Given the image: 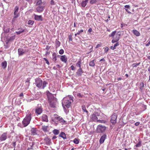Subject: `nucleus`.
I'll return each mask as SVG.
<instances>
[{
  "label": "nucleus",
  "instance_id": "69168bd1",
  "mask_svg": "<svg viewBox=\"0 0 150 150\" xmlns=\"http://www.w3.org/2000/svg\"><path fill=\"white\" fill-rule=\"evenodd\" d=\"M53 69L54 70H57L58 69V68L57 67V66H54L53 67Z\"/></svg>",
  "mask_w": 150,
  "mask_h": 150
},
{
  "label": "nucleus",
  "instance_id": "ddd939ff",
  "mask_svg": "<svg viewBox=\"0 0 150 150\" xmlns=\"http://www.w3.org/2000/svg\"><path fill=\"white\" fill-rule=\"evenodd\" d=\"M35 19L36 20L38 21H42L43 18L41 15L38 16L35 14H34Z\"/></svg>",
  "mask_w": 150,
  "mask_h": 150
},
{
  "label": "nucleus",
  "instance_id": "bf43d9fd",
  "mask_svg": "<svg viewBox=\"0 0 150 150\" xmlns=\"http://www.w3.org/2000/svg\"><path fill=\"white\" fill-rule=\"evenodd\" d=\"M92 31V29L91 28H90L88 30V32L91 33Z\"/></svg>",
  "mask_w": 150,
  "mask_h": 150
},
{
  "label": "nucleus",
  "instance_id": "f8f14e48",
  "mask_svg": "<svg viewBox=\"0 0 150 150\" xmlns=\"http://www.w3.org/2000/svg\"><path fill=\"white\" fill-rule=\"evenodd\" d=\"M7 133H3L0 137V141H2L5 140L7 139Z\"/></svg>",
  "mask_w": 150,
  "mask_h": 150
},
{
  "label": "nucleus",
  "instance_id": "338daca9",
  "mask_svg": "<svg viewBox=\"0 0 150 150\" xmlns=\"http://www.w3.org/2000/svg\"><path fill=\"white\" fill-rule=\"evenodd\" d=\"M56 66H57V67L58 68V69L60 68V66L59 64L57 65Z\"/></svg>",
  "mask_w": 150,
  "mask_h": 150
},
{
  "label": "nucleus",
  "instance_id": "4d7b16f0",
  "mask_svg": "<svg viewBox=\"0 0 150 150\" xmlns=\"http://www.w3.org/2000/svg\"><path fill=\"white\" fill-rule=\"evenodd\" d=\"M110 49L112 50H114L116 49V47L114 46H111L110 47Z\"/></svg>",
  "mask_w": 150,
  "mask_h": 150
},
{
  "label": "nucleus",
  "instance_id": "a211bd4d",
  "mask_svg": "<svg viewBox=\"0 0 150 150\" xmlns=\"http://www.w3.org/2000/svg\"><path fill=\"white\" fill-rule=\"evenodd\" d=\"M44 6H39L37 7L36 10L39 13L42 12L44 10Z\"/></svg>",
  "mask_w": 150,
  "mask_h": 150
},
{
  "label": "nucleus",
  "instance_id": "cd10ccee",
  "mask_svg": "<svg viewBox=\"0 0 150 150\" xmlns=\"http://www.w3.org/2000/svg\"><path fill=\"white\" fill-rule=\"evenodd\" d=\"M88 0H85L82 1L81 3V6L83 7H85L87 4V3Z\"/></svg>",
  "mask_w": 150,
  "mask_h": 150
},
{
  "label": "nucleus",
  "instance_id": "c756f323",
  "mask_svg": "<svg viewBox=\"0 0 150 150\" xmlns=\"http://www.w3.org/2000/svg\"><path fill=\"white\" fill-rule=\"evenodd\" d=\"M48 127V126H42V130L45 132H46L47 131V129Z\"/></svg>",
  "mask_w": 150,
  "mask_h": 150
},
{
  "label": "nucleus",
  "instance_id": "b1692460",
  "mask_svg": "<svg viewBox=\"0 0 150 150\" xmlns=\"http://www.w3.org/2000/svg\"><path fill=\"white\" fill-rule=\"evenodd\" d=\"M132 31L133 34L136 36H138L140 35V33L136 30H133Z\"/></svg>",
  "mask_w": 150,
  "mask_h": 150
},
{
  "label": "nucleus",
  "instance_id": "423d86ee",
  "mask_svg": "<svg viewBox=\"0 0 150 150\" xmlns=\"http://www.w3.org/2000/svg\"><path fill=\"white\" fill-rule=\"evenodd\" d=\"M42 81L40 78H37L35 81V84L36 86L39 88H41L42 85Z\"/></svg>",
  "mask_w": 150,
  "mask_h": 150
},
{
  "label": "nucleus",
  "instance_id": "4468645a",
  "mask_svg": "<svg viewBox=\"0 0 150 150\" xmlns=\"http://www.w3.org/2000/svg\"><path fill=\"white\" fill-rule=\"evenodd\" d=\"M44 141L47 145H50L51 143V139L48 137L45 138Z\"/></svg>",
  "mask_w": 150,
  "mask_h": 150
},
{
  "label": "nucleus",
  "instance_id": "49530a36",
  "mask_svg": "<svg viewBox=\"0 0 150 150\" xmlns=\"http://www.w3.org/2000/svg\"><path fill=\"white\" fill-rule=\"evenodd\" d=\"M96 121L97 122L101 123H104L105 122V121H104L103 120H97Z\"/></svg>",
  "mask_w": 150,
  "mask_h": 150
},
{
  "label": "nucleus",
  "instance_id": "5fc2aeb1",
  "mask_svg": "<svg viewBox=\"0 0 150 150\" xmlns=\"http://www.w3.org/2000/svg\"><path fill=\"white\" fill-rule=\"evenodd\" d=\"M116 43L114 45L115 47H116L117 46L119 45V44L118 42H116Z\"/></svg>",
  "mask_w": 150,
  "mask_h": 150
},
{
  "label": "nucleus",
  "instance_id": "72a5a7b5",
  "mask_svg": "<svg viewBox=\"0 0 150 150\" xmlns=\"http://www.w3.org/2000/svg\"><path fill=\"white\" fill-rule=\"evenodd\" d=\"M35 2L36 3V5L38 6L42 3V0H38L37 1H35Z\"/></svg>",
  "mask_w": 150,
  "mask_h": 150
},
{
  "label": "nucleus",
  "instance_id": "f257e3e1",
  "mask_svg": "<svg viewBox=\"0 0 150 150\" xmlns=\"http://www.w3.org/2000/svg\"><path fill=\"white\" fill-rule=\"evenodd\" d=\"M47 95L50 105L52 108H55L57 102V99L49 91H47Z\"/></svg>",
  "mask_w": 150,
  "mask_h": 150
},
{
  "label": "nucleus",
  "instance_id": "864d4df0",
  "mask_svg": "<svg viewBox=\"0 0 150 150\" xmlns=\"http://www.w3.org/2000/svg\"><path fill=\"white\" fill-rule=\"evenodd\" d=\"M125 7L126 8L129 9L130 8V6L129 5H126L125 6Z\"/></svg>",
  "mask_w": 150,
  "mask_h": 150
},
{
  "label": "nucleus",
  "instance_id": "3c124183",
  "mask_svg": "<svg viewBox=\"0 0 150 150\" xmlns=\"http://www.w3.org/2000/svg\"><path fill=\"white\" fill-rule=\"evenodd\" d=\"M70 67L71 70L73 71H74L76 69L75 67L73 65H71Z\"/></svg>",
  "mask_w": 150,
  "mask_h": 150
},
{
  "label": "nucleus",
  "instance_id": "7c9ffc66",
  "mask_svg": "<svg viewBox=\"0 0 150 150\" xmlns=\"http://www.w3.org/2000/svg\"><path fill=\"white\" fill-rule=\"evenodd\" d=\"M79 139L75 138L74 139L73 142L76 144H78L79 143Z\"/></svg>",
  "mask_w": 150,
  "mask_h": 150
},
{
  "label": "nucleus",
  "instance_id": "f3484780",
  "mask_svg": "<svg viewBox=\"0 0 150 150\" xmlns=\"http://www.w3.org/2000/svg\"><path fill=\"white\" fill-rule=\"evenodd\" d=\"M19 9V7L18 6H15V8H14V15L15 16H17V15L18 16H19V13H18V11Z\"/></svg>",
  "mask_w": 150,
  "mask_h": 150
},
{
  "label": "nucleus",
  "instance_id": "bb28decb",
  "mask_svg": "<svg viewBox=\"0 0 150 150\" xmlns=\"http://www.w3.org/2000/svg\"><path fill=\"white\" fill-rule=\"evenodd\" d=\"M59 137H62L64 139H66V134L63 132H62L60 133L59 135Z\"/></svg>",
  "mask_w": 150,
  "mask_h": 150
},
{
  "label": "nucleus",
  "instance_id": "a18cd8bd",
  "mask_svg": "<svg viewBox=\"0 0 150 150\" xmlns=\"http://www.w3.org/2000/svg\"><path fill=\"white\" fill-rule=\"evenodd\" d=\"M146 42L147 43L146 45V46H148L150 45V37L149 39Z\"/></svg>",
  "mask_w": 150,
  "mask_h": 150
},
{
  "label": "nucleus",
  "instance_id": "2eb2a0df",
  "mask_svg": "<svg viewBox=\"0 0 150 150\" xmlns=\"http://www.w3.org/2000/svg\"><path fill=\"white\" fill-rule=\"evenodd\" d=\"M90 119L93 121H96L98 119V117L96 116V115L94 114H93L90 117Z\"/></svg>",
  "mask_w": 150,
  "mask_h": 150
},
{
  "label": "nucleus",
  "instance_id": "f704fd0d",
  "mask_svg": "<svg viewBox=\"0 0 150 150\" xmlns=\"http://www.w3.org/2000/svg\"><path fill=\"white\" fill-rule=\"evenodd\" d=\"M89 65L90 66L94 67L95 65L94 60H93L91 61L89 64Z\"/></svg>",
  "mask_w": 150,
  "mask_h": 150
},
{
  "label": "nucleus",
  "instance_id": "c85d7f7f",
  "mask_svg": "<svg viewBox=\"0 0 150 150\" xmlns=\"http://www.w3.org/2000/svg\"><path fill=\"white\" fill-rule=\"evenodd\" d=\"M56 48H57L60 46V42L59 41L56 40L55 42Z\"/></svg>",
  "mask_w": 150,
  "mask_h": 150
},
{
  "label": "nucleus",
  "instance_id": "e433bc0d",
  "mask_svg": "<svg viewBox=\"0 0 150 150\" xmlns=\"http://www.w3.org/2000/svg\"><path fill=\"white\" fill-rule=\"evenodd\" d=\"M47 84V83L45 81H44L43 82H42V88L44 89L46 86V85Z\"/></svg>",
  "mask_w": 150,
  "mask_h": 150
},
{
  "label": "nucleus",
  "instance_id": "13d9d810",
  "mask_svg": "<svg viewBox=\"0 0 150 150\" xmlns=\"http://www.w3.org/2000/svg\"><path fill=\"white\" fill-rule=\"evenodd\" d=\"M101 46V45L100 44H98L96 45V48H97Z\"/></svg>",
  "mask_w": 150,
  "mask_h": 150
},
{
  "label": "nucleus",
  "instance_id": "393cba45",
  "mask_svg": "<svg viewBox=\"0 0 150 150\" xmlns=\"http://www.w3.org/2000/svg\"><path fill=\"white\" fill-rule=\"evenodd\" d=\"M57 54L55 52L53 53L52 54V60L54 62H56L57 60L56 58Z\"/></svg>",
  "mask_w": 150,
  "mask_h": 150
},
{
  "label": "nucleus",
  "instance_id": "1a4fd4ad",
  "mask_svg": "<svg viewBox=\"0 0 150 150\" xmlns=\"http://www.w3.org/2000/svg\"><path fill=\"white\" fill-rule=\"evenodd\" d=\"M60 118V117L56 114H54L52 117V121L58 122L59 119Z\"/></svg>",
  "mask_w": 150,
  "mask_h": 150
},
{
  "label": "nucleus",
  "instance_id": "39448f33",
  "mask_svg": "<svg viewBox=\"0 0 150 150\" xmlns=\"http://www.w3.org/2000/svg\"><path fill=\"white\" fill-rule=\"evenodd\" d=\"M106 129V127L100 125L98 126L97 128V130L98 132L102 133L104 132L105 130Z\"/></svg>",
  "mask_w": 150,
  "mask_h": 150
},
{
  "label": "nucleus",
  "instance_id": "052dcab7",
  "mask_svg": "<svg viewBox=\"0 0 150 150\" xmlns=\"http://www.w3.org/2000/svg\"><path fill=\"white\" fill-rule=\"evenodd\" d=\"M139 123H140L139 122H136L135 123V125L136 126H137L139 125Z\"/></svg>",
  "mask_w": 150,
  "mask_h": 150
},
{
  "label": "nucleus",
  "instance_id": "ea45409f",
  "mask_svg": "<svg viewBox=\"0 0 150 150\" xmlns=\"http://www.w3.org/2000/svg\"><path fill=\"white\" fill-rule=\"evenodd\" d=\"M82 108L83 110L85 112H88L87 111V110L86 109V107L84 105H83L82 106Z\"/></svg>",
  "mask_w": 150,
  "mask_h": 150
},
{
  "label": "nucleus",
  "instance_id": "5701e85b",
  "mask_svg": "<svg viewBox=\"0 0 150 150\" xmlns=\"http://www.w3.org/2000/svg\"><path fill=\"white\" fill-rule=\"evenodd\" d=\"M30 132L33 135H34L37 134V133L36 132V129L35 128H32L30 130Z\"/></svg>",
  "mask_w": 150,
  "mask_h": 150
},
{
  "label": "nucleus",
  "instance_id": "09e8293b",
  "mask_svg": "<svg viewBox=\"0 0 150 150\" xmlns=\"http://www.w3.org/2000/svg\"><path fill=\"white\" fill-rule=\"evenodd\" d=\"M97 2V0H91L90 1V3L91 4H93Z\"/></svg>",
  "mask_w": 150,
  "mask_h": 150
},
{
  "label": "nucleus",
  "instance_id": "e2e57ef3",
  "mask_svg": "<svg viewBox=\"0 0 150 150\" xmlns=\"http://www.w3.org/2000/svg\"><path fill=\"white\" fill-rule=\"evenodd\" d=\"M127 142V141L126 140L125 143L124 144V146L125 147L126 146H127L128 145L127 144V143H126Z\"/></svg>",
  "mask_w": 150,
  "mask_h": 150
},
{
  "label": "nucleus",
  "instance_id": "6e6552de",
  "mask_svg": "<svg viewBox=\"0 0 150 150\" xmlns=\"http://www.w3.org/2000/svg\"><path fill=\"white\" fill-rule=\"evenodd\" d=\"M42 108L41 107H37L35 110V113L36 115L40 114L42 112Z\"/></svg>",
  "mask_w": 150,
  "mask_h": 150
},
{
  "label": "nucleus",
  "instance_id": "37998d69",
  "mask_svg": "<svg viewBox=\"0 0 150 150\" xmlns=\"http://www.w3.org/2000/svg\"><path fill=\"white\" fill-rule=\"evenodd\" d=\"M34 23V21L30 20L28 21V24L29 25H32Z\"/></svg>",
  "mask_w": 150,
  "mask_h": 150
},
{
  "label": "nucleus",
  "instance_id": "9d476101",
  "mask_svg": "<svg viewBox=\"0 0 150 150\" xmlns=\"http://www.w3.org/2000/svg\"><path fill=\"white\" fill-rule=\"evenodd\" d=\"M84 72L82 68H79L76 72V74L77 76H81L82 74Z\"/></svg>",
  "mask_w": 150,
  "mask_h": 150
},
{
  "label": "nucleus",
  "instance_id": "7ed1b4c3",
  "mask_svg": "<svg viewBox=\"0 0 150 150\" xmlns=\"http://www.w3.org/2000/svg\"><path fill=\"white\" fill-rule=\"evenodd\" d=\"M31 113H28L24 119L22 121V123L24 127L27 126L30 123L31 119Z\"/></svg>",
  "mask_w": 150,
  "mask_h": 150
},
{
  "label": "nucleus",
  "instance_id": "774afa93",
  "mask_svg": "<svg viewBox=\"0 0 150 150\" xmlns=\"http://www.w3.org/2000/svg\"><path fill=\"white\" fill-rule=\"evenodd\" d=\"M148 70L150 74V66L148 68Z\"/></svg>",
  "mask_w": 150,
  "mask_h": 150
},
{
  "label": "nucleus",
  "instance_id": "0eeeda50",
  "mask_svg": "<svg viewBox=\"0 0 150 150\" xmlns=\"http://www.w3.org/2000/svg\"><path fill=\"white\" fill-rule=\"evenodd\" d=\"M117 117V115L115 113H114L111 116L110 122L113 125H115L116 123Z\"/></svg>",
  "mask_w": 150,
  "mask_h": 150
},
{
  "label": "nucleus",
  "instance_id": "8fccbe9b",
  "mask_svg": "<svg viewBox=\"0 0 150 150\" xmlns=\"http://www.w3.org/2000/svg\"><path fill=\"white\" fill-rule=\"evenodd\" d=\"M55 3H56L53 1V0H51V1H50V4L52 5H55Z\"/></svg>",
  "mask_w": 150,
  "mask_h": 150
},
{
  "label": "nucleus",
  "instance_id": "4be33fe9",
  "mask_svg": "<svg viewBox=\"0 0 150 150\" xmlns=\"http://www.w3.org/2000/svg\"><path fill=\"white\" fill-rule=\"evenodd\" d=\"M18 52L19 55H22L25 52V51L23 49L20 48L18 50Z\"/></svg>",
  "mask_w": 150,
  "mask_h": 150
},
{
  "label": "nucleus",
  "instance_id": "680f3d73",
  "mask_svg": "<svg viewBox=\"0 0 150 150\" xmlns=\"http://www.w3.org/2000/svg\"><path fill=\"white\" fill-rule=\"evenodd\" d=\"M94 114H96V116H99L100 115V113L98 112H96Z\"/></svg>",
  "mask_w": 150,
  "mask_h": 150
},
{
  "label": "nucleus",
  "instance_id": "de8ad7c7",
  "mask_svg": "<svg viewBox=\"0 0 150 150\" xmlns=\"http://www.w3.org/2000/svg\"><path fill=\"white\" fill-rule=\"evenodd\" d=\"M64 50L63 49H61L59 51V53L60 54H62L64 53Z\"/></svg>",
  "mask_w": 150,
  "mask_h": 150
},
{
  "label": "nucleus",
  "instance_id": "f03ea898",
  "mask_svg": "<svg viewBox=\"0 0 150 150\" xmlns=\"http://www.w3.org/2000/svg\"><path fill=\"white\" fill-rule=\"evenodd\" d=\"M120 35L121 33L120 32L117 33L116 31H115L109 35V36L110 37H112V42L113 43L117 42L119 40Z\"/></svg>",
  "mask_w": 150,
  "mask_h": 150
},
{
  "label": "nucleus",
  "instance_id": "603ef678",
  "mask_svg": "<svg viewBox=\"0 0 150 150\" xmlns=\"http://www.w3.org/2000/svg\"><path fill=\"white\" fill-rule=\"evenodd\" d=\"M83 30H79L78 32L77 33V34L78 35H80L81 33L83 32Z\"/></svg>",
  "mask_w": 150,
  "mask_h": 150
},
{
  "label": "nucleus",
  "instance_id": "79ce46f5",
  "mask_svg": "<svg viewBox=\"0 0 150 150\" xmlns=\"http://www.w3.org/2000/svg\"><path fill=\"white\" fill-rule=\"evenodd\" d=\"M141 142L140 141L137 144L135 145V146L137 147H140L141 146Z\"/></svg>",
  "mask_w": 150,
  "mask_h": 150
},
{
  "label": "nucleus",
  "instance_id": "0e129e2a",
  "mask_svg": "<svg viewBox=\"0 0 150 150\" xmlns=\"http://www.w3.org/2000/svg\"><path fill=\"white\" fill-rule=\"evenodd\" d=\"M125 10H126V11L128 13H131V12H130L127 9H126V8H125Z\"/></svg>",
  "mask_w": 150,
  "mask_h": 150
},
{
  "label": "nucleus",
  "instance_id": "6e6d98bb",
  "mask_svg": "<svg viewBox=\"0 0 150 150\" xmlns=\"http://www.w3.org/2000/svg\"><path fill=\"white\" fill-rule=\"evenodd\" d=\"M109 50V48L108 47H106L105 48V52H107V51H108V50Z\"/></svg>",
  "mask_w": 150,
  "mask_h": 150
},
{
  "label": "nucleus",
  "instance_id": "6ab92c4d",
  "mask_svg": "<svg viewBox=\"0 0 150 150\" xmlns=\"http://www.w3.org/2000/svg\"><path fill=\"white\" fill-rule=\"evenodd\" d=\"M82 60L81 59H79L77 62L76 64V66L77 67H79V68H81V65L82 64Z\"/></svg>",
  "mask_w": 150,
  "mask_h": 150
},
{
  "label": "nucleus",
  "instance_id": "9b49d317",
  "mask_svg": "<svg viewBox=\"0 0 150 150\" xmlns=\"http://www.w3.org/2000/svg\"><path fill=\"white\" fill-rule=\"evenodd\" d=\"M60 59L61 61L65 63H67V58L66 57L65 55H60Z\"/></svg>",
  "mask_w": 150,
  "mask_h": 150
},
{
  "label": "nucleus",
  "instance_id": "c03bdc74",
  "mask_svg": "<svg viewBox=\"0 0 150 150\" xmlns=\"http://www.w3.org/2000/svg\"><path fill=\"white\" fill-rule=\"evenodd\" d=\"M77 96L79 98H82L83 96V94H81V93H79L77 94Z\"/></svg>",
  "mask_w": 150,
  "mask_h": 150
},
{
  "label": "nucleus",
  "instance_id": "58836bf2",
  "mask_svg": "<svg viewBox=\"0 0 150 150\" xmlns=\"http://www.w3.org/2000/svg\"><path fill=\"white\" fill-rule=\"evenodd\" d=\"M18 16L17 15V16H15L13 18V19H12V24H13L14 22L16 20V18H18Z\"/></svg>",
  "mask_w": 150,
  "mask_h": 150
},
{
  "label": "nucleus",
  "instance_id": "a19ab883",
  "mask_svg": "<svg viewBox=\"0 0 150 150\" xmlns=\"http://www.w3.org/2000/svg\"><path fill=\"white\" fill-rule=\"evenodd\" d=\"M73 35V34H71L70 35H69L68 38L69 39V41H72V36Z\"/></svg>",
  "mask_w": 150,
  "mask_h": 150
},
{
  "label": "nucleus",
  "instance_id": "c9c22d12",
  "mask_svg": "<svg viewBox=\"0 0 150 150\" xmlns=\"http://www.w3.org/2000/svg\"><path fill=\"white\" fill-rule=\"evenodd\" d=\"M140 89L141 91H142L143 89V88L144 87V84L143 83L141 82L140 83Z\"/></svg>",
  "mask_w": 150,
  "mask_h": 150
},
{
  "label": "nucleus",
  "instance_id": "a878e982",
  "mask_svg": "<svg viewBox=\"0 0 150 150\" xmlns=\"http://www.w3.org/2000/svg\"><path fill=\"white\" fill-rule=\"evenodd\" d=\"M18 30L20 29V30H19V31H16V33L17 35H20L21 33H23V32H24L25 31V30L23 29L22 28H18Z\"/></svg>",
  "mask_w": 150,
  "mask_h": 150
},
{
  "label": "nucleus",
  "instance_id": "412c9836",
  "mask_svg": "<svg viewBox=\"0 0 150 150\" xmlns=\"http://www.w3.org/2000/svg\"><path fill=\"white\" fill-rule=\"evenodd\" d=\"M1 65L3 69L6 68L7 65V63L6 61H4L1 63Z\"/></svg>",
  "mask_w": 150,
  "mask_h": 150
},
{
  "label": "nucleus",
  "instance_id": "20e7f679",
  "mask_svg": "<svg viewBox=\"0 0 150 150\" xmlns=\"http://www.w3.org/2000/svg\"><path fill=\"white\" fill-rule=\"evenodd\" d=\"M71 104V102L66 98H64L62 102V105L66 106L67 108H69Z\"/></svg>",
  "mask_w": 150,
  "mask_h": 150
},
{
  "label": "nucleus",
  "instance_id": "aec40b11",
  "mask_svg": "<svg viewBox=\"0 0 150 150\" xmlns=\"http://www.w3.org/2000/svg\"><path fill=\"white\" fill-rule=\"evenodd\" d=\"M42 120L43 121L47 122L48 121L47 116L45 115H43L41 117Z\"/></svg>",
  "mask_w": 150,
  "mask_h": 150
},
{
  "label": "nucleus",
  "instance_id": "473e14b6",
  "mask_svg": "<svg viewBox=\"0 0 150 150\" xmlns=\"http://www.w3.org/2000/svg\"><path fill=\"white\" fill-rule=\"evenodd\" d=\"M53 133L55 135H57L59 133V130L54 129L53 131Z\"/></svg>",
  "mask_w": 150,
  "mask_h": 150
},
{
  "label": "nucleus",
  "instance_id": "4c0bfd02",
  "mask_svg": "<svg viewBox=\"0 0 150 150\" xmlns=\"http://www.w3.org/2000/svg\"><path fill=\"white\" fill-rule=\"evenodd\" d=\"M140 64V62H139V63L137 64L133 63L132 64V66L133 67H136Z\"/></svg>",
  "mask_w": 150,
  "mask_h": 150
},
{
  "label": "nucleus",
  "instance_id": "2f4dec72",
  "mask_svg": "<svg viewBox=\"0 0 150 150\" xmlns=\"http://www.w3.org/2000/svg\"><path fill=\"white\" fill-rule=\"evenodd\" d=\"M58 122L60 123H64L65 122V121L64 120V119L60 117V118L59 119Z\"/></svg>",
  "mask_w": 150,
  "mask_h": 150
},
{
  "label": "nucleus",
  "instance_id": "dca6fc26",
  "mask_svg": "<svg viewBox=\"0 0 150 150\" xmlns=\"http://www.w3.org/2000/svg\"><path fill=\"white\" fill-rule=\"evenodd\" d=\"M106 137V135L104 134L100 138V139L99 142H100V144H103L104 142Z\"/></svg>",
  "mask_w": 150,
  "mask_h": 150
}]
</instances>
